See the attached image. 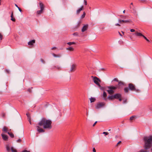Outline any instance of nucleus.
Returning a JSON list of instances; mask_svg holds the SVG:
<instances>
[{"label": "nucleus", "mask_w": 152, "mask_h": 152, "mask_svg": "<svg viewBox=\"0 0 152 152\" xmlns=\"http://www.w3.org/2000/svg\"><path fill=\"white\" fill-rule=\"evenodd\" d=\"M6 148L8 152H10V148L9 146V145H7L6 146Z\"/></svg>", "instance_id": "obj_24"}, {"label": "nucleus", "mask_w": 152, "mask_h": 152, "mask_svg": "<svg viewBox=\"0 0 152 152\" xmlns=\"http://www.w3.org/2000/svg\"><path fill=\"white\" fill-rule=\"evenodd\" d=\"M138 152H148L147 151H145L143 150H142Z\"/></svg>", "instance_id": "obj_37"}, {"label": "nucleus", "mask_w": 152, "mask_h": 152, "mask_svg": "<svg viewBox=\"0 0 152 152\" xmlns=\"http://www.w3.org/2000/svg\"><path fill=\"white\" fill-rule=\"evenodd\" d=\"M11 150L12 152H17V150L12 147H11Z\"/></svg>", "instance_id": "obj_27"}, {"label": "nucleus", "mask_w": 152, "mask_h": 152, "mask_svg": "<svg viewBox=\"0 0 152 152\" xmlns=\"http://www.w3.org/2000/svg\"><path fill=\"white\" fill-rule=\"evenodd\" d=\"M123 85V82L121 81L118 82V85L119 86H120Z\"/></svg>", "instance_id": "obj_33"}, {"label": "nucleus", "mask_w": 152, "mask_h": 152, "mask_svg": "<svg viewBox=\"0 0 152 152\" xmlns=\"http://www.w3.org/2000/svg\"><path fill=\"white\" fill-rule=\"evenodd\" d=\"M121 97V95L119 94H117L113 95V97L114 99H118Z\"/></svg>", "instance_id": "obj_12"}, {"label": "nucleus", "mask_w": 152, "mask_h": 152, "mask_svg": "<svg viewBox=\"0 0 152 152\" xmlns=\"http://www.w3.org/2000/svg\"><path fill=\"white\" fill-rule=\"evenodd\" d=\"M21 152H30L29 151H27L26 150H24L23 151Z\"/></svg>", "instance_id": "obj_40"}, {"label": "nucleus", "mask_w": 152, "mask_h": 152, "mask_svg": "<svg viewBox=\"0 0 152 152\" xmlns=\"http://www.w3.org/2000/svg\"><path fill=\"white\" fill-rule=\"evenodd\" d=\"M125 10H124L123 11V13H125Z\"/></svg>", "instance_id": "obj_61"}, {"label": "nucleus", "mask_w": 152, "mask_h": 152, "mask_svg": "<svg viewBox=\"0 0 152 152\" xmlns=\"http://www.w3.org/2000/svg\"><path fill=\"white\" fill-rule=\"evenodd\" d=\"M97 123V121H96L94 123V124H93V126H94L95 125H96V123Z\"/></svg>", "instance_id": "obj_47"}, {"label": "nucleus", "mask_w": 152, "mask_h": 152, "mask_svg": "<svg viewBox=\"0 0 152 152\" xmlns=\"http://www.w3.org/2000/svg\"><path fill=\"white\" fill-rule=\"evenodd\" d=\"M127 102V100L126 99L124 100L123 101V104H125Z\"/></svg>", "instance_id": "obj_42"}, {"label": "nucleus", "mask_w": 152, "mask_h": 152, "mask_svg": "<svg viewBox=\"0 0 152 152\" xmlns=\"http://www.w3.org/2000/svg\"><path fill=\"white\" fill-rule=\"evenodd\" d=\"M107 99L109 100H111L114 98L113 97V95H109L107 97Z\"/></svg>", "instance_id": "obj_18"}, {"label": "nucleus", "mask_w": 152, "mask_h": 152, "mask_svg": "<svg viewBox=\"0 0 152 152\" xmlns=\"http://www.w3.org/2000/svg\"><path fill=\"white\" fill-rule=\"evenodd\" d=\"M124 91L126 93H128L129 91V89L127 88H124Z\"/></svg>", "instance_id": "obj_30"}, {"label": "nucleus", "mask_w": 152, "mask_h": 152, "mask_svg": "<svg viewBox=\"0 0 152 152\" xmlns=\"http://www.w3.org/2000/svg\"><path fill=\"white\" fill-rule=\"evenodd\" d=\"M103 134H105V135H106L108 134V133L107 132H104L103 133Z\"/></svg>", "instance_id": "obj_36"}, {"label": "nucleus", "mask_w": 152, "mask_h": 152, "mask_svg": "<svg viewBox=\"0 0 152 152\" xmlns=\"http://www.w3.org/2000/svg\"><path fill=\"white\" fill-rule=\"evenodd\" d=\"M115 26H121L120 24L119 23H117L115 24Z\"/></svg>", "instance_id": "obj_41"}, {"label": "nucleus", "mask_w": 152, "mask_h": 152, "mask_svg": "<svg viewBox=\"0 0 152 152\" xmlns=\"http://www.w3.org/2000/svg\"><path fill=\"white\" fill-rule=\"evenodd\" d=\"M52 55L54 57L59 58L61 57L60 55H56V54H55V53H53Z\"/></svg>", "instance_id": "obj_22"}, {"label": "nucleus", "mask_w": 152, "mask_h": 152, "mask_svg": "<svg viewBox=\"0 0 152 152\" xmlns=\"http://www.w3.org/2000/svg\"><path fill=\"white\" fill-rule=\"evenodd\" d=\"M143 37L145 39L147 42H149L150 41L144 35L143 36Z\"/></svg>", "instance_id": "obj_34"}, {"label": "nucleus", "mask_w": 152, "mask_h": 152, "mask_svg": "<svg viewBox=\"0 0 152 152\" xmlns=\"http://www.w3.org/2000/svg\"><path fill=\"white\" fill-rule=\"evenodd\" d=\"M67 44L69 45H72L75 44V42H69L67 43Z\"/></svg>", "instance_id": "obj_28"}, {"label": "nucleus", "mask_w": 152, "mask_h": 152, "mask_svg": "<svg viewBox=\"0 0 152 152\" xmlns=\"http://www.w3.org/2000/svg\"><path fill=\"white\" fill-rule=\"evenodd\" d=\"M35 42V40H33L29 42L28 44V45H32Z\"/></svg>", "instance_id": "obj_17"}, {"label": "nucleus", "mask_w": 152, "mask_h": 152, "mask_svg": "<svg viewBox=\"0 0 152 152\" xmlns=\"http://www.w3.org/2000/svg\"><path fill=\"white\" fill-rule=\"evenodd\" d=\"M118 33H119V34L121 36V37L122 36V35L120 33V32H118Z\"/></svg>", "instance_id": "obj_55"}, {"label": "nucleus", "mask_w": 152, "mask_h": 152, "mask_svg": "<svg viewBox=\"0 0 152 152\" xmlns=\"http://www.w3.org/2000/svg\"><path fill=\"white\" fill-rule=\"evenodd\" d=\"M119 100L120 101H121V100H122V99H121V98H120L119 99Z\"/></svg>", "instance_id": "obj_59"}, {"label": "nucleus", "mask_w": 152, "mask_h": 152, "mask_svg": "<svg viewBox=\"0 0 152 152\" xmlns=\"http://www.w3.org/2000/svg\"><path fill=\"white\" fill-rule=\"evenodd\" d=\"M15 6L16 7H17L18 8V7H18V5H17L16 4H15Z\"/></svg>", "instance_id": "obj_57"}, {"label": "nucleus", "mask_w": 152, "mask_h": 152, "mask_svg": "<svg viewBox=\"0 0 152 152\" xmlns=\"http://www.w3.org/2000/svg\"><path fill=\"white\" fill-rule=\"evenodd\" d=\"M122 33H123V34H124V33L123 31H122Z\"/></svg>", "instance_id": "obj_63"}, {"label": "nucleus", "mask_w": 152, "mask_h": 152, "mask_svg": "<svg viewBox=\"0 0 152 152\" xmlns=\"http://www.w3.org/2000/svg\"><path fill=\"white\" fill-rule=\"evenodd\" d=\"M135 31V30L133 29H130V31L131 32H134Z\"/></svg>", "instance_id": "obj_44"}, {"label": "nucleus", "mask_w": 152, "mask_h": 152, "mask_svg": "<svg viewBox=\"0 0 152 152\" xmlns=\"http://www.w3.org/2000/svg\"><path fill=\"white\" fill-rule=\"evenodd\" d=\"M105 103L104 102H99L96 104L95 107L96 109H99L103 107L104 106Z\"/></svg>", "instance_id": "obj_7"}, {"label": "nucleus", "mask_w": 152, "mask_h": 152, "mask_svg": "<svg viewBox=\"0 0 152 152\" xmlns=\"http://www.w3.org/2000/svg\"><path fill=\"white\" fill-rule=\"evenodd\" d=\"M52 122L50 120H47L45 118H42L39 122L38 124L40 126H43L45 129H50L52 128Z\"/></svg>", "instance_id": "obj_1"}, {"label": "nucleus", "mask_w": 152, "mask_h": 152, "mask_svg": "<svg viewBox=\"0 0 152 152\" xmlns=\"http://www.w3.org/2000/svg\"><path fill=\"white\" fill-rule=\"evenodd\" d=\"M110 129H109V130H108V131H110Z\"/></svg>", "instance_id": "obj_64"}, {"label": "nucleus", "mask_w": 152, "mask_h": 152, "mask_svg": "<svg viewBox=\"0 0 152 152\" xmlns=\"http://www.w3.org/2000/svg\"><path fill=\"white\" fill-rule=\"evenodd\" d=\"M39 5L40 8V10L37 11V15H40L43 12L44 9L43 5L41 2H39Z\"/></svg>", "instance_id": "obj_5"}, {"label": "nucleus", "mask_w": 152, "mask_h": 152, "mask_svg": "<svg viewBox=\"0 0 152 152\" xmlns=\"http://www.w3.org/2000/svg\"><path fill=\"white\" fill-rule=\"evenodd\" d=\"M121 141H119V142L117 143V145H116V146H118V145L120 143H121Z\"/></svg>", "instance_id": "obj_51"}, {"label": "nucleus", "mask_w": 152, "mask_h": 152, "mask_svg": "<svg viewBox=\"0 0 152 152\" xmlns=\"http://www.w3.org/2000/svg\"><path fill=\"white\" fill-rule=\"evenodd\" d=\"M8 134L12 138H13L14 137V135L12 133L9 132H7Z\"/></svg>", "instance_id": "obj_21"}, {"label": "nucleus", "mask_w": 152, "mask_h": 152, "mask_svg": "<svg viewBox=\"0 0 152 152\" xmlns=\"http://www.w3.org/2000/svg\"><path fill=\"white\" fill-rule=\"evenodd\" d=\"M56 47H53L51 49L52 50H53L54 49H56Z\"/></svg>", "instance_id": "obj_53"}, {"label": "nucleus", "mask_w": 152, "mask_h": 152, "mask_svg": "<svg viewBox=\"0 0 152 152\" xmlns=\"http://www.w3.org/2000/svg\"><path fill=\"white\" fill-rule=\"evenodd\" d=\"M88 28V25L86 24L85 25L82 27L81 31L82 32H84L85 31H86Z\"/></svg>", "instance_id": "obj_9"}, {"label": "nucleus", "mask_w": 152, "mask_h": 152, "mask_svg": "<svg viewBox=\"0 0 152 152\" xmlns=\"http://www.w3.org/2000/svg\"><path fill=\"white\" fill-rule=\"evenodd\" d=\"M128 87L130 90L136 91H139V89H137L132 84L129 83V84Z\"/></svg>", "instance_id": "obj_6"}, {"label": "nucleus", "mask_w": 152, "mask_h": 152, "mask_svg": "<svg viewBox=\"0 0 152 152\" xmlns=\"http://www.w3.org/2000/svg\"><path fill=\"white\" fill-rule=\"evenodd\" d=\"M81 23V21L80 20H79L78 21L77 23V25L75 26V29H77L78 28H79L80 26V24Z\"/></svg>", "instance_id": "obj_14"}, {"label": "nucleus", "mask_w": 152, "mask_h": 152, "mask_svg": "<svg viewBox=\"0 0 152 152\" xmlns=\"http://www.w3.org/2000/svg\"><path fill=\"white\" fill-rule=\"evenodd\" d=\"M118 21L119 23H121L122 22L125 23H130L131 20H121L120 19H118Z\"/></svg>", "instance_id": "obj_10"}, {"label": "nucleus", "mask_w": 152, "mask_h": 152, "mask_svg": "<svg viewBox=\"0 0 152 152\" xmlns=\"http://www.w3.org/2000/svg\"><path fill=\"white\" fill-rule=\"evenodd\" d=\"M21 139H19L18 140H17L16 142H21Z\"/></svg>", "instance_id": "obj_39"}, {"label": "nucleus", "mask_w": 152, "mask_h": 152, "mask_svg": "<svg viewBox=\"0 0 152 152\" xmlns=\"http://www.w3.org/2000/svg\"><path fill=\"white\" fill-rule=\"evenodd\" d=\"M77 34V33H75L74 34H73V35H76V34Z\"/></svg>", "instance_id": "obj_60"}, {"label": "nucleus", "mask_w": 152, "mask_h": 152, "mask_svg": "<svg viewBox=\"0 0 152 152\" xmlns=\"http://www.w3.org/2000/svg\"><path fill=\"white\" fill-rule=\"evenodd\" d=\"M37 131L39 133L44 132V130L43 129L40 128L39 126H37Z\"/></svg>", "instance_id": "obj_13"}, {"label": "nucleus", "mask_w": 152, "mask_h": 152, "mask_svg": "<svg viewBox=\"0 0 152 152\" xmlns=\"http://www.w3.org/2000/svg\"><path fill=\"white\" fill-rule=\"evenodd\" d=\"M107 96V95L106 93L104 91L103 92V96L104 97H106Z\"/></svg>", "instance_id": "obj_31"}, {"label": "nucleus", "mask_w": 152, "mask_h": 152, "mask_svg": "<svg viewBox=\"0 0 152 152\" xmlns=\"http://www.w3.org/2000/svg\"><path fill=\"white\" fill-rule=\"evenodd\" d=\"M61 67L60 66L58 65L57 66H54L52 68V69H59L61 68Z\"/></svg>", "instance_id": "obj_20"}, {"label": "nucleus", "mask_w": 152, "mask_h": 152, "mask_svg": "<svg viewBox=\"0 0 152 152\" xmlns=\"http://www.w3.org/2000/svg\"><path fill=\"white\" fill-rule=\"evenodd\" d=\"M107 88L108 89L107 91L108 93L109 94H112L114 93V90L117 89V87L110 86H108Z\"/></svg>", "instance_id": "obj_3"}, {"label": "nucleus", "mask_w": 152, "mask_h": 152, "mask_svg": "<svg viewBox=\"0 0 152 152\" xmlns=\"http://www.w3.org/2000/svg\"><path fill=\"white\" fill-rule=\"evenodd\" d=\"M144 140L145 141V149H148L151 146L152 136L149 137H145Z\"/></svg>", "instance_id": "obj_2"}, {"label": "nucleus", "mask_w": 152, "mask_h": 152, "mask_svg": "<svg viewBox=\"0 0 152 152\" xmlns=\"http://www.w3.org/2000/svg\"><path fill=\"white\" fill-rule=\"evenodd\" d=\"M2 39V36L1 34H0V40H1Z\"/></svg>", "instance_id": "obj_46"}, {"label": "nucleus", "mask_w": 152, "mask_h": 152, "mask_svg": "<svg viewBox=\"0 0 152 152\" xmlns=\"http://www.w3.org/2000/svg\"><path fill=\"white\" fill-rule=\"evenodd\" d=\"M90 99L91 103L94 102L96 100V99L95 98L92 97Z\"/></svg>", "instance_id": "obj_23"}, {"label": "nucleus", "mask_w": 152, "mask_h": 152, "mask_svg": "<svg viewBox=\"0 0 152 152\" xmlns=\"http://www.w3.org/2000/svg\"><path fill=\"white\" fill-rule=\"evenodd\" d=\"M5 115H6V114L4 113H2L1 114V116L3 118H5Z\"/></svg>", "instance_id": "obj_29"}, {"label": "nucleus", "mask_w": 152, "mask_h": 152, "mask_svg": "<svg viewBox=\"0 0 152 152\" xmlns=\"http://www.w3.org/2000/svg\"><path fill=\"white\" fill-rule=\"evenodd\" d=\"M113 80L115 81H116L117 82H118V80L117 79L115 78Z\"/></svg>", "instance_id": "obj_43"}, {"label": "nucleus", "mask_w": 152, "mask_h": 152, "mask_svg": "<svg viewBox=\"0 0 152 152\" xmlns=\"http://www.w3.org/2000/svg\"><path fill=\"white\" fill-rule=\"evenodd\" d=\"M84 1H85V4L86 5H87V4L86 1H85L84 0Z\"/></svg>", "instance_id": "obj_56"}, {"label": "nucleus", "mask_w": 152, "mask_h": 152, "mask_svg": "<svg viewBox=\"0 0 152 152\" xmlns=\"http://www.w3.org/2000/svg\"><path fill=\"white\" fill-rule=\"evenodd\" d=\"M134 117V116H133L131 117L130 118V120H132L133 119Z\"/></svg>", "instance_id": "obj_38"}, {"label": "nucleus", "mask_w": 152, "mask_h": 152, "mask_svg": "<svg viewBox=\"0 0 152 152\" xmlns=\"http://www.w3.org/2000/svg\"><path fill=\"white\" fill-rule=\"evenodd\" d=\"M85 15H86L85 13L84 12L83 14L81 16V18H84Z\"/></svg>", "instance_id": "obj_32"}, {"label": "nucleus", "mask_w": 152, "mask_h": 152, "mask_svg": "<svg viewBox=\"0 0 152 152\" xmlns=\"http://www.w3.org/2000/svg\"><path fill=\"white\" fill-rule=\"evenodd\" d=\"M5 72L8 74L10 73V72L9 70L8 69H5Z\"/></svg>", "instance_id": "obj_35"}, {"label": "nucleus", "mask_w": 152, "mask_h": 152, "mask_svg": "<svg viewBox=\"0 0 152 152\" xmlns=\"http://www.w3.org/2000/svg\"><path fill=\"white\" fill-rule=\"evenodd\" d=\"M122 18H125V17L123 16H121Z\"/></svg>", "instance_id": "obj_58"}, {"label": "nucleus", "mask_w": 152, "mask_h": 152, "mask_svg": "<svg viewBox=\"0 0 152 152\" xmlns=\"http://www.w3.org/2000/svg\"><path fill=\"white\" fill-rule=\"evenodd\" d=\"M131 5H133V3H131Z\"/></svg>", "instance_id": "obj_62"}, {"label": "nucleus", "mask_w": 152, "mask_h": 152, "mask_svg": "<svg viewBox=\"0 0 152 152\" xmlns=\"http://www.w3.org/2000/svg\"><path fill=\"white\" fill-rule=\"evenodd\" d=\"M99 87L100 89L101 90H102L103 89V87H101V86H100V87Z\"/></svg>", "instance_id": "obj_50"}, {"label": "nucleus", "mask_w": 152, "mask_h": 152, "mask_svg": "<svg viewBox=\"0 0 152 152\" xmlns=\"http://www.w3.org/2000/svg\"><path fill=\"white\" fill-rule=\"evenodd\" d=\"M83 6H81L80 9L77 10L76 11L77 14H79L80 12V11L83 10Z\"/></svg>", "instance_id": "obj_15"}, {"label": "nucleus", "mask_w": 152, "mask_h": 152, "mask_svg": "<svg viewBox=\"0 0 152 152\" xmlns=\"http://www.w3.org/2000/svg\"><path fill=\"white\" fill-rule=\"evenodd\" d=\"M40 60H41V61L42 63H45V61H44V60H43V59H42L41 58V59H40Z\"/></svg>", "instance_id": "obj_45"}, {"label": "nucleus", "mask_w": 152, "mask_h": 152, "mask_svg": "<svg viewBox=\"0 0 152 152\" xmlns=\"http://www.w3.org/2000/svg\"><path fill=\"white\" fill-rule=\"evenodd\" d=\"M66 50H69L70 51H72L74 50V49L72 47H69V48H66Z\"/></svg>", "instance_id": "obj_19"}, {"label": "nucleus", "mask_w": 152, "mask_h": 152, "mask_svg": "<svg viewBox=\"0 0 152 152\" xmlns=\"http://www.w3.org/2000/svg\"><path fill=\"white\" fill-rule=\"evenodd\" d=\"M29 123H30V124H31V121L30 119V118H29Z\"/></svg>", "instance_id": "obj_54"}, {"label": "nucleus", "mask_w": 152, "mask_h": 152, "mask_svg": "<svg viewBox=\"0 0 152 152\" xmlns=\"http://www.w3.org/2000/svg\"><path fill=\"white\" fill-rule=\"evenodd\" d=\"M76 65L74 64H72L71 67L70 71L71 72H73L74 71L76 67Z\"/></svg>", "instance_id": "obj_11"}, {"label": "nucleus", "mask_w": 152, "mask_h": 152, "mask_svg": "<svg viewBox=\"0 0 152 152\" xmlns=\"http://www.w3.org/2000/svg\"><path fill=\"white\" fill-rule=\"evenodd\" d=\"M11 20H12V21H15V19L13 18V13H12L11 15Z\"/></svg>", "instance_id": "obj_25"}, {"label": "nucleus", "mask_w": 152, "mask_h": 152, "mask_svg": "<svg viewBox=\"0 0 152 152\" xmlns=\"http://www.w3.org/2000/svg\"><path fill=\"white\" fill-rule=\"evenodd\" d=\"M93 152H96V150L94 148H93Z\"/></svg>", "instance_id": "obj_49"}, {"label": "nucleus", "mask_w": 152, "mask_h": 152, "mask_svg": "<svg viewBox=\"0 0 152 152\" xmlns=\"http://www.w3.org/2000/svg\"><path fill=\"white\" fill-rule=\"evenodd\" d=\"M133 35H135L136 36H141L143 37V35L141 33H139L138 32H136L134 34H133Z\"/></svg>", "instance_id": "obj_16"}, {"label": "nucleus", "mask_w": 152, "mask_h": 152, "mask_svg": "<svg viewBox=\"0 0 152 152\" xmlns=\"http://www.w3.org/2000/svg\"><path fill=\"white\" fill-rule=\"evenodd\" d=\"M91 77L93 78V80L94 83L96 84L99 87H100V85L99 83V82H101L100 79L96 77H93L92 76Z\"/></svg>", "instance_id": "obj_4"}, {"label": "nucleus", "mask_w": 152, "mask_h": 152, "mask_svg": "<svg viewBox=\"0 0 152 152\" xmlns=\"http://www.w3.org/2000/svg\"><path fill=\"white\" fill-rule=\"evenodd\" d=\"M18 10H19V11L20 12H21L22 11L21 10V9L19 7L18 8Z\"/></svg>", "instance_id": "obj_52"}, {"label": "nucleus", "mask_w": 152, "mask_h": 152, "mask_svg": "<svg viewBox=\"0 0 152 152\" xmlns=\"http://www.w3.org/2000/svg\"><path fill=\"white\" fill-rule=\"evenodd\" d=\"M3 131L7 133V129L6 127H4L2 129Z\"/></svg>", "instance_id": "obj_26"}, {"label": "nucleus", "mask_w": 152, "mask_h": 152, "mask_svg": "<svg viewBox=\"0 0 152 152\" xmlns=\"http://www.w3.org/2000/svg\"><path fill=\"white\" fill-rule=\"evenodd\" d=\"M1 136L2 137L3 140H4L5 141H7L8 140V137L7 135L3 133H2L1 134Z\"/></svg>", "instance_id": "obj_8"}, {"label": "nucleus", "mask_w": 152, "mask_h": 152, "mask_svg": "<svg viewBox=\"0 0 152 152\" xmlns=\"http://www.w3.org/2000/svg\"><path fill=\"white\" fill-rule=\"evenodd\" d=\"M26 115H27V116L28 117V118H29L30 117H29V114L27 113L26 114Z\"/></svg>", "instance_id": "obj_48"}]
</instances>
